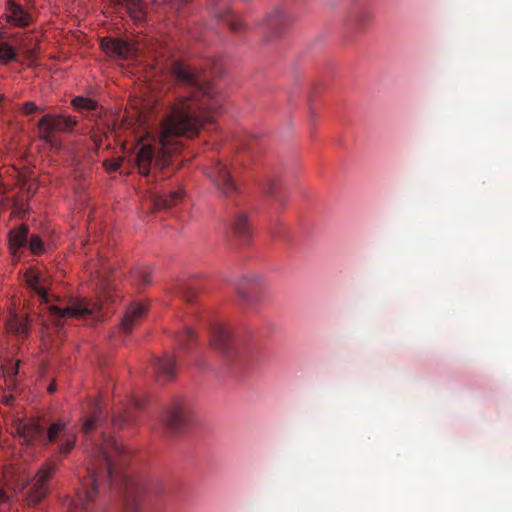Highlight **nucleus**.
Instances as JSON below:
<instances>
[{"mask_svg":"<svg viewBox=\"0 0 512 512\" xmlns=\"http://www.w3.org/2000/svg\"><path fill=\"white\" fill-rule=\"evenodd\" d=\"M373 18L372 11L367 7L357 8L351 15V23L357 27H363L368 24Z\"/></svg>","mask_w":512,"mask_h":512,"instance_id":"23","label":"nucleus"},{"mask_svg":"<svg viewBox=\"0 0 512 512\" xmlns=\"http://www.w3.org/2000/svg\"><path fill=\"white\" fill-rule=\"evenodd\" d=\"M150 197L155 209H168L182 201L184 192L182 189L154 191Z\"/></svg>","mask_w":512,"mask_h":512,"instance_id":"12","label":"nucleus"},{"mask_svg":"<svg viewBox=\"0 0 512 512\" xmlns=\"http://www.w3.org/2000/svg\"><path fill=\"white\" fill-rule=\"evenodd\" d=\"M103 409L99 402H95L88 415L83 417L82 431L84 434H89L94 429L98 428L104 420Z\"/></svg>","mask_w":512,"mask_h":512,"instance_id":"16","label":"nucleus"},{"mask_svg":"<svg viewBox=\"0 0 512 512\" xmlns=\"http://www.w3.org/2000/svg\"><path fill=\"white\" fill-rule=\"evenodd\" d=\"M7 500V495L4 491H0V504Z\"/></svg>","mask_w":512,"mask_h":512,"instance_id":"35","label":"nucleus"},{"mask_svg":"<svg viewBox=\"0 0 512 512\" xmlns=\"http://www.w3.org/2000/svg\"><path fill=\"white\" fill-rule=\"evenodd\" d=\"M146 312V305L139 303L131 304L127 308L121 320L119 329L126 334L130 333L133 330L134 326L137 325L139 321L145 316Z\"/></svg>","mask_w":512,"mask_h":512,"instance_id":"14","label":"nucleus"},{"mask_svg":"<svg viewBox=\"0 0 512 512\" xmlns=\"http://www.w3.org/2000/svg\"><path fill=\"white\" fill-rule=\"evenodd\" d=\"M152 367L158 381L166 382L176 377V359L174 355L166 354L157 357L152 362Z\"/></svg>","mask_w":512,"mask_h":512,"instance_id":"11","label":"nucleus"},{"mask_svg":"<svg viewBox=\"0 0 512 512\" xmlns=\"http://www.w3.org/2000/svg\"><path fill=\"white\" fill-rule=\"evenodd\" d=\"M129 454L122 443L103 437L91 456L87 476L81 480L76 499H67V512H99L103 508L102 491L115 490L124 498L125 512H143L136 493L139 484L122 471Z\"/></svg>","mask_w":512,"mask_h":512,"instance_id":"2","label":"nucleus"},{"mask_svg":"<svg viewBox=\"0 0 512 512\" xmlns=\"http://www.w3.org/2000/svg\"><path fill=\"white\" fill-rule=\"evenodd\" d=\"M220 18L234 32L240 31L243 27L242 20L229 10L226 11L224 14L220 15Z\"/></svg>","mask_w":512,"mask_h":512,"instance_id":"26","label":"nucleus"},{"mask_svg":"<svg viewBox=\"0 0 512 512\" xmlns=\"http://www.w3.org/2000/svg\"><path fill=\"white\" fill-rule=\"evenodd\" d=\"M13 431L26 444L39 443L44 447L57 444L55 455L38 469L26 494L27 505L36 506L48 495V481L57 471L61 457H66L74 449L77 435L64 419H57L48 425L37 419H17L13 423Z\"/></svg>","mask_w":512,"mask_h":512,"instance_id":"3","label":"nucleus"},{"mask_svg":"<svg viewBox=\"0 0 512 512\" xmlns=\"http://www.w3.org/2000/svg\"><path fill=\"white\" fill-rule=\"evenodd\" d=\"M177 293L187 302H193L195 299V292L190 287H180Z\"/></svg>","mask_w":512,"mask_h":512,"instance_id":"33","label":"nucleus"},{"mask_svg":"<svg viewBox=\"0 0 512 512\" xmlns=\"http://www.w3.org/2000/svg\"><path fill=\"white\" fill-rule=\"evenodd\" d=\"M21 111L24 115H30L36 112H43L44 108L37 106L34 102L28 101L23 103Z\"/></svg>","mask_w":512,"mask_h":512,"instance_id":"32","label":"nucleus"},{"mask_svg":"<svg viewBox=\"0 0 512 512\" xmlns=\"http://www.w3.org/2000/svg\"><path fill=\"white\" fill-rule=\"evenodd\" d=\"M19 370V362L13 361L12 359L7 360V362L3 365V372L5 377L10 379L14 378L18 374Z\"/></svg>","mask_w":512,"mask_h":512,"instance_id":"30","label":"nucleus"},{"mask_svg":"<svg viewBox=\"0 0 512 512\" xmlns=\"http://www.w3.org/2000/svg\"><path fill=\"white\" fill-rule=\"evenodd\" d=\"M177 345L182 348H187L189 343H192L195 339L193 330L189 327H185L184 330L175 336Z\"/></svg>","mask_w":512,"mask_h":512,"instance_id":"27","label":"nucleus"},{"mask_svg":"<svg viewBox=\"0 0 512 512\" xmlns=\"http://www.w3.org/2000/svg\"><path fill=\"white\" fill-rule=\"evenodd\" d=\"M262 278L259 275H247L242 277L235 286L241 300L248 304L254 303V290L261 286Z\"/></svg>","mask_w":512,"mask_h":512,"instance_id":"13","label":"nucleus"},{"mask_svg":"<svg viewBox=\"0 0 512 512\" xmlns=\"http://www.w3.org/2000/svg\"><path fill=\"white\" fill-rule=\"evenodd\" d=\"M206 173L223 197L234 199L238 195V186L226 164L216 161Z\"/></svg>","mask_w":512,"mask_h":512,"instance_id":"7","label":"nucleus"},{"mask_svg":"<svg viewBox=\"0 0 512 512\" xmlns=\"http://www.w3.org/2000/svg\"><path fill=\"white\" fill-rule=\"evenodd\" d=\"M110 270V267L102 263L94 272H91L99 302L94 303L86 298L70 299L65 307H51L54 316L57 318V324H60V320L64 318H99V313L104 306L108 303H113L117 297L114 286L108 277Z\"/></svg>","mask_w":512,"mask_h":512,"instance_id":"4","label":"nucleus"},{"mask_svg":"<svg viewBox=\"0 0 512 512\" xmlns=\"http://www.w3.org/2000/svg\"><path fill=\"white\" fill-rule=\"evenodd\" d=\"M13 401V397L12 396H7L5 397V403L10 405Z\"/></svg>","mask_w":512,"mask_h":512,"instance_id":"37","label":"nucleus"},{"mask_svg":"<svg viewBox=\"0 0 512 512\" xmlns=\"http://www.w3.org/2000/svg\"><path fill=\"white\" fill-rule=\"evenodd\" d=\"M8 21L15 26L25 27L30 23V16L21 6L11 4L9 7Z\"/></svg>","mask_w":512,"mask_h":512,"instance_id":"21","label":"nucleus"},{"mask_svg":"<svg viewBox=\"0 0 512 512\" xmlns=\"http://www.w3.org/2000/svg\"><path fill=\"white\" fill-rule=\"evenodd\" d=\"M262 189L266 195L274 198L280 204H284L285 200L281 194L278 193V185L274 179L270 177L266 178L262 183Z\"/></svg>","mask_w":512,"mask_h":512,"instance_id":"25","label":"nucleus"},{"mask_svg":"<svg viewBox=\"0 0 512 512\" xmlns=\"http://www.w3.org/2000/svg\"><path fill=\"white\" fill-rule=\"evenodd\" d=\"M72 104L76 109L79 110H94L96 108V103L91 99L85 97H76L72 100Z\"/></svg>","mask_w":512,"mask_h":512,"instance_id":"29","label":"nucleus"},{"mask_svg":"<svg viewBox=\"0 0 512 512\" xmlns=\"http://www.w3.org/2000/svg\"><path fill=\"white\" fill-rule=\"evenodd\" d=\"M16 57L15 50L6 43H0V62L8 63Z\"/></svg>","mask_w":512,"mask_h":512,"instance_id":"28","label":"nucleus"},{"mask_svg":"<svg viewBox=\"0 0 512 512\" xmlns=\"http://www.w3.org/2000/svg\"><path fill=\"white\" fill-rule=\"evenodd\" d=\"M56 391V386L55 384L51 383L49 386H48V392L49 393H54Z\"/></svg>","mask_w":512,"mask_h":512,"instance_id":"36","label":"nucleus"},{"mask_svg":"<svg viewBox=\"0 0 512 512\" xmlns=\"http://www.w3.org/2000/svg\"><path fill=\"white\" fill-rule=\"evenodd\" d=\"M6 325L9 332L14 333L16 336L20 338L27 337L29 333L27 319L20 317L16 314L12 315L9 318Z\"/></svg>","mask_w":512,"mask_h":512,"instance_id":"19","label":"nucleus"},{"mask_svg":"<svg viewBox=\"0 0 512 512\" xmlns=\"http://www.w3.org/2000/svg\"><path fill=\"white\" fill-rule=\"evenodd\" d=\"M121 164V159L106 160L104 162L105 168L110 172L117 171L120 168Z\"/></svg>","mask_w":512,"mask_h":512,"instance_id":"34","label":"nucleus"},{"mask_svg":"<svg viewBox=\"0 0 512 512\" xmlns=\"http://www.w3.org/2000/svg\"><path fill=\"white\" fill-rule=\"evenodd\" d=\"M231 227L235 236L242 240L251 237V225L248 215L244 211H237L232 218Z\"/></svg>","mask_w":512,"mask_h":512,"instance_id":"17","label":"nucleus"},{"mask_svg":"<svg viewBox=\"0 0 512 512\" xmlns=\"http://www.w3.org/2000/svg\"><path fill=\"white\" fill-rule=\"evenodd\" d=\"M9 242L12 248L19 249L28 242V228L24 225L10 231Z\"/></svg>","mask_w":512,"mask_h":512,"instance_id":"22","label":"nucleus"},{"mask_svg":"<svg viewBox=\"0 0 512 512\" xmlns=\"http://www.w3.org/2000/svg\"><path fill=\"white\" fill-rule=\"evenodd\" d=\"M25 279L31 290L47 302L49 282L44 274L35 269H29L25 273Z\"/></svg>","mask_w":512,"mask_h":512,"instance_id":"15","label":"nucleus"},{"mask_svg":"<svg viewBox=\"0 0 512 512\" xmlns=\"http://www.w3.org/2000/svg\"><path fill=\"white\" fill-rule=\"evenodd\" d=\"M77 125L76 118L62 114H45L37 124L38 138L52 150L61 146L57 133L72 132Z\"/></svg>","mask_w":512,"mask_h":512,"instance_id":"5","label":"nucleus"},{"mask_svg":"<svg viewBox=\"0 0 512 512\" xmlns=\"http://www.w3.org/2000/svg\"><path fill=\"white\" fill-rule=\"evenodd\" d=\"M211 346L223 355L229 357L233 354L234 343L232 333L228 326L222 323H215L211 328Z\"/></svg>","mask_w":512,"mask_h":512,"instance_id":"9","label":"nucleus"},{"mask_svg":"<svg viewBox=\"0 0 512 512\" xmlns=\"http://www.w3.org/2000/svg\"><path fill=\"white\" fill-rule=\"evenodd\" d=\"M29 248L33 254H41L44 251L43 242L39 235H32L30 237Z\"/></svg>","mask_w":512,"mask_h":512,"instance_id":"31","label":"nucleus"},{"mask_svg":"<svg viewBox=\"0 0 512 512\" xmlns=\"http://www.w3.org/2000/svg\"><path fill=\"white\" fill-rule=\"evenodd\" d=\"M101 47L108 56L119 60H128L137 54V49L131 43L122 39L103 38Z\"/></svg>","mask_w":512,"mask_h":512,"instance_id":"10","label":"nucleus"},{"mask_svg":"<svg viewBox=\"0 0 512 512\" xmlns=\"http://www.w3.org/2000/svg\"><path fill=\"white\" fill-rule=\"evenodd\" d=\"M193 420V409L185 400H176L162 413L161 424L168 435H175L185 431Z\"/></svg>","mask_w":512,"mask_h":512,"instance_id":"6","label":"nucleus"},{"mask_svg":"<svg viewBox=\"0 0 512 512\" xmlns=\"http://www.w3.org/2000/svg\"><path fill=\"white\" fill-rule=\"evenodd\" d=\"M143 401L131 395L126 403H121L113 411L112 424L116 428H123L126 424L135 420V412L141 410Z\"/></svg>","mask_w":512,"mask_h":512,"instance_id":"8","label":"nucleus"},{"mask_svg":"<svg viewBox=\"0 0 512 512\" xmlns=\"http://www.w3.org/2000/svg\"><path fill=\"white\" fill-rule=\"evenodd\" d=\"M285 24V14L280 8L274 9L265 19V25L274 33H279Z\"/></svg>","mask_w":512,"mask_h":512,"instance_id":"20","label":"nucleus"},{"mask_svg":"<svg viewBox=\"0 0 512 512\" xmlns=\"http://www.w3.org/2000/svg\"><path fill=\"white\" fill-rule=\"evenodd\" d=\"M151 77L172 80L176 86L187 89L167 102L161 123L159 139L154 144H143L136 161L139 172L148 176L152 166L164 168L170 158L180 151L181 137H195L205 122L212 121L209 112H216L218 100L214 87L190 66L178 60L156 59Z\"/></svg>","mask_w":512,"mask_h":512,"instance_id":"1","label":"nucleus"},{"mask_svg":"<svg viewBox=\"0 0 512 512\" xmlns=\"http://www.w3.org/2000/svg\"><path fill=\"white\" fill-rule=\"evenodd\" d=\"M116 4L124 6L136 23H142L146 18L141 0H114Z\"/></svg>","mask_w":512,"mask_h":512,"instance_id":"18","label":"nucleus"},{"mask_svg":"<svg viewBox=\"0 0 512 512\" xmlns=\"http://www.w3.org/2000/svg\"><path fill=\"white\" fill-rule=\"evenodd\" d=\"M131 279L135 285L145 287L151 283V273L146 267H139L131 272Z\"/></svg>","mask_w":512,"mask_h":512,"instance_id":"24","label":"nucleus"}]
</instances>
